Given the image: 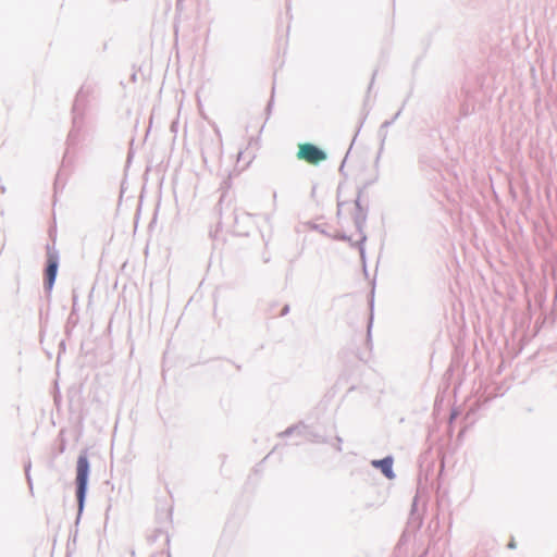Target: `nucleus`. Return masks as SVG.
<instances>
[{"label": "nucleus", "instance_id": "1", "mask_svg": "<svg viewBox=\"0 0 557 557\" xmlns=\"http://www.w3.org/2000/svg\"><path fill=\"white\" fill-rule=\"evenodd\" d=\"M76 472L77 499L79 507H83L89 473V462L86 456L78 457Z\"/></svg>", "mask_w": 557, "mask_h": 557}, {"label": "nucleus", "instance_id": "2", "mask_svg": "<svg viewBox=\"0 0 557 557\" xmlns=\"http://www.w3.org/2000/svg\"><path fill=\"white\" fill-rule=\"evenodd\" d=\"M297 158L309 164H319L326 160V153L317 146L305 143L298 145Z\"/></svg>", "mask_w": 557, "mask_h": 557}, {"label": "nucleus", "instance_id": "3", "mask_svg": "<svg viewBox=\"0 0 557 557\" xmlns=\"http://www.w3.org/2000/svg\"><path fill=\"white\" fill-rule=\"evenodd\" d=\"M57 272H58V258H57V256L50 253L48 256V265L46 269V286H47V289H49V290L52 288V286L54 284Z\"/></svg>", "mask_w": 557, "mask_h": 557}, {"label": "nucleus", "instance_id": "4", "mask_svg": "<svg viewBox=\"0 0 557 557\" xmlns=\"http://www.w3.org/2000/svg\"><path fill=\"white\" fill-rule=\"evenodd\" d=\"M371 463L374 468L380 469L387 479H394L395 474L393 472L392 457H386L381 460H373Z\"/></svg>", "mask_w": 557, "mask_h": 557}]
</instances>
